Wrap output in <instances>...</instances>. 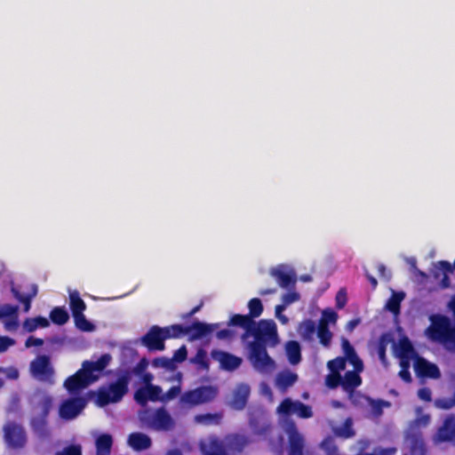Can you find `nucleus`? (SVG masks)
I'll return each mask as SVG.
<instances>
[{
  "label": "nucleus",
  "instance_id": "obj_20",
  "mask_svg": "<svg viewBox=\"0 0 455 455\" xmlns=\"http://www.w3.org/2000/svg\"><path fill=\"white\" fill-rule=\"evenodd\" d=\"M161 397L162 388L152 384L140 387L136 391L134 395L136 402L142 406H146L148 401H160Z\"/></svg>",
  "mask_w": 455,
  "mask_h": 455
},
{
  "label": "nucleus",
  "instance_id": "obj_22",
  "mask_svg": "<svg viewBox=\"0 0 455 455\" xmlns=\"http://www.w3.org/2000/svg\"><path fill=\"white\" fill-rule=\"evenodd\" d=\"M212 357L220 364V367L223 370L226 371H234L242 363V359L240 357L223 351H212Z\"/></svg>",
  "mask_w": 455,
  "mask_h": 455
},
{
  "label": "nucleus",
  "instance_id": "obj_13",
  "mask_svg": "<svg viewBox=\"0 0 455 455\" xmlns=\"http://www.w3.org/2000/svg\"><path fill=\"white\" fill-rule=\"evenodd\" d=\"M30 372L35 379L40 381L49 382L51 384L54 382V370L50 363L49 357L46 355H39L31 362Z\"/></svg>",
  "mask_w": 455,
  "mask_h": 455
},
{
  "label": "nucleus",
  "instance_id": "obj_23",
  "mask_svg": "<svg viewBox=\"0 0 455 455\" xmlns=\"http://www.w3.org/2000/svg\"><path fill=\"white\" fill-rule=\"evenodd\" d=\"M11 291L14 298L23 304L24 312L28 313L31 308V300L38 292L37 285L31 284L29 286V292L21 293L16 285L12 283Z\"/></svg>",
  "mask_w": 455,
  "mask_h": 455
},
{
  "label": "nucleus",
  "instance_id": "obj_11",
  "mask_svg": "<svg viewBox=\"0 0 455 455\" xmlns=\"http://www.w3.org/2000/svg\"><path fill=\"white\" fill-rule=\"evenodd\" d=\"M33 403L36 405L39 416L34 417L31 426L39 435H44L46 430V417L52 405V397L44 393H38L34 395Z\"/></svg>",
  "mask_w": 455,
  "mask_h": 455
},
{
  "label": "nucleus",
  "instance_id": "obj_38",
  "mask_svg": "<svg viewBox=\"0 0 455 455\" xmlns=\"http://www.w3.org/2000/svg\"><path fill=\"white\" fill-rule=\"evenodd\" d=\"M333 431L339 436L345 438L351 437L354 435V431L352 429V419H347L343 426L340 427H333Z\"/></svg>",
  "mask_w": 455,
  "mask_h": 455
},
{
  "label": "nucleus",
  "instance_id": "obj_47",
  "mask_svg": "<svg viewBox=\"0 0 455 455\" xmlns=\"http://www.w3.org/2000/svg\"><path fill=\"white\" fill-rule=\"evenodd\" d=\"M15 345V340L7 336H0V354Z\"/></svg>",
  "mask_w": 455,
  "mask_h": 455
},
{
  "label": "nucleus",
  "instance_id": "obj_14",
  "mask_svg": "<svg viewBox=\"0 0 455 455\" xmlns=\"http://www.w3.org/2000/svg\"><path fill=\"white\" fill-rule=\"evenodd\" d=\"M338 320V315L332 309H325L322 313V317L317 326V337L320 343L324 347H329L332 339V333L329 330L331 325H335Z\"/></svg>",
  "mask_w": 455,
  "mask_h": 455
},
{
  "label": "nucleus",
  "instance_id": "obj_4",
  "mask_svg": "<svg viewBox=\"0 0 455 455\" xmlns=\"http://www.w3.org/2000/svg\"><path fill=\"white\" fill-rule=\"evenodd\" d=\"M232 324L239 325L245 329L243 335V341L262 344V346H275L278 343L276 325L272 320H261L254 323L247 315H236L231 319Z\"/></svg>",
  "mask_w": 455,
  "mask_h": 455
},
{
  "label": "nucleus",
  "instance_id": "obj_53",
  "mask_svg": "<svg viewBox=\"0 0 455 455\" xmlns=\"http://www.w3.org/2000/svg\"><path fill=\"white\" fill-rule=\"evenodd\" d=\"M0 372L5 374V376L10 379H16L19 377V371L14 367L0 368Z\"/></svg>",
  "mask_w": 455,
  "mask_h": 455
},
{
  "label": "nucleus",
  "instance_id": "obj_5",
  "mask_svg": "<svg viewBox=\"0 0 455 455\" xmlns=\"http://www.w3.org/2000/svg\"><path fill=\"white\" fill-rule=\"evenodd\" d=\"M111 360L112 357L109 354H104L96 361L87 360L83 362L82 368L65 380V388L70 394L79 393L100 378Z\"/></svg>",
  "mask_w": 455,
  "mask_h": 455
},
{
  "label": "nucleus",
  "instance_id": "obj_31",
  "mask_svg": "<svg viewBox=\"0 0 455 455\" xmlns=\"http://www.w3.org/2000/svg\"><path fill=\"white\" fill-rule=\"evenodd\" d=\"M297 380V375L290 371L280 372L275 379L276 387L282 390L291 387Z\"/></svg>",
  "mask_w": 455,
  "mask_h": 455
},
{
  "label": "nucleus",
  "instance_id": "obj_43",
  "mask_svg": "<svg viewBox=\"0 0 455 455\" xmlns=\"http://www.w3.org/2000/svg\"><path fill=\"white\" fill-rule=\"evenodd\" d=\"M181 392V387L180 385L172 387L168 392L163 394L160 398V402L167 403L176 398Z\"/></svg>",
  "mask_w": 455,
  "mask_h": 455
},
{
  "label": "nucleus",
  "instance_id": "obj_58",
  "mask_svg": "<svg viewBox=\"0 0 455 455\" xmlns=\"http://www.w3.org/2000/svg\"><path fill=\"white\" fill-rule=\"evenodd\" d=\"M431 391L429 388L427 387H423V388H420L419 391H418V396L419 399L423 400V401H427V402H429L431 400Z\"/></svg>",
  "mask_w": 455,
  "mask_h": 455
},
{
  "label": "nucleus",
  "instance_id": "obj_60",
  "mask_svg": "<svg viewBox=\"0 0 455 455\" xmlns=\"http://www.w3.org/2000/svg\"><path fill=\"white\" fill-rule=\"evenodd\" d=\"M359 319H354L349 321L346 326L347 331H352L359 324Z\"/></svg>",
  "mask_w": 455,
  "mask_h": 455
},
{
  "label": "nucleus",
  "instance_id": "obj_33",
  "mask_svg": "<svg viewBox=\"0 0 455 455\" xmlns=\"http://www.w3.org/2000/svg\"><path fill=\"white\" fill-rule=\"evenodd\" d=\"M69 303L73 315L84 313L86 308L85 303L76 291H69Z\"/></svg>",
  "mask_w": 455,
  "mask_h": 455
},
{
  "label": "nucleus",
  "instance_id": "obj_30",
  "mask_svg": "<svg viewBox=\"0 0 455 455\" xmlns=\"http://www.w3.org/2000/svg\"><path fill=\"white\" fill-rule=\"evenodd\" d=\"M222 418V413H206L196 415L194 420L196 424L204 426H213L219 425L221 422Z\"/></svg>",
  "mask_w": 455,
  "mask_h": 455
},
{
  "label": "nucleus",
  "instance_id": "obj_17",
  "mask_svg": "<svg viewBox=\"0 0 455 455\" xmlns=\"http://www.w3.org/2000/svg\"><path fill=\"white\" fill-rule=\"evenodd\" d=\"M0 319L3 320L4 329L7 331H14L18 329L19 307L10 304H0Z\"/></svg>",
  "mask_w": 455,
  "mask_h": 455
},
{
  "label": "nucleus",
  "instance_id": "obj_9",
  "mask_svg": "<svg viewBox=\"0 0 455 455\" xmlns=\"http://www.w3.org/2000/svg\"><path fill=\"white\" fill-rule=\"evenodd\" d=\"M246 346L249 351V360L256 371L265 374L275 371V362L267 353L266 347L251 341H247Z\"/></svg>",
  "mask_w": 455,
  "mask_h": 455
},
{
  "label": "nucleus",
  "instance_id": "obj_44",
  "mask_svg": "<svg viewBox=\"0 0 455 455\" xmlns=\"http://www.w3.org/2000/svg\"><path fill=\"white\" fill-rule=\"evenodd\" d=\"M191 362L196 364H198L202 368H208L207 353L204 349H199L196 356L193 359H191Z\"/></svg>",
  "mask_w": 455,
  "mask_h": 455
},
{
  "label": "nucleus",
  "instance_id": "obj_63",
  "mask_svg": "<svg viewBox=\"0 0 455 455\" xmlns=\"http://www.w3.org/2000/svg\"><path fill=\"white\" fill-rule=\"evenodd\" d=\"M260 391H261V393H262L263 395H269V396L271 395V389H270V387H269L267 384H265V383H262V384L260 385Z\"/></svg>",
  "mask_w": 455,
  "mask_h": 455
},
{
  "label": "nucleus",
  "instance_id": "obj_64",
  "mask_svg": "<svg viewBox=\"0 0 455 455\" xmlns=\"http://www.w3.org/2000/svg\"><path fill=\"white\" fill-rule=\"evenodd\" d=\"M143 382L145 383V386L151 384L150 382L153 379V375L150 373H146L142 377Z\"/></svg>",
  "mask_w": 455,
  "mask_h": 455
},
{
  "label": "nucleus",
  "instance_id": "obj_41",
  "mask_svg": "<svg viewBox=\"0 0 455 455\" xmlns=\"http://www.w3.org/2000/svg\"><path fill=\"white\" fill-rule=\"evenodd\" d=\"M368 404L371 408V412L372 416L379 417L382 413V408L384 406L388 407L389 403L383 401H374L371 399H367Z\"/></svg>",
  "mask_w": 455,
  "mask_h": 455
},
{
  "label": "nucleus",
  "instance_id": "obj_3",
  "mask_svg": "<svg viewBox=\"0 0 455 455\" xmlns=\"http://www.w3.org/2000/svg\"><path fill=\"white\" fill-rule=\"evenodd\" d=\"M277 413L280 424L289 438V455H302L303 437L289 417L296 414L303 419L310 418L312 416L311 408L299 401L287 398L277 408Z\"/></svg>",
  "mask_w": 455,
  "mask_h": 455
},
{
  "label": "nucleus",
  "instance_id": "obj_6",
  "mask_svg": "<svg viewBox=\"0 0 455 455\" xmlns=\"http://www.w3.org/2000/svg\"><path fill=\"white\" fill-rule=\"evenodd\" d=\"M431 325L427 329V336L433 341L443 345L449 350H455V322L443 315H432Z\"/></svg>",
  "mask_w": 455,
  "mask_h": 455
},
{
  "label": "nucleus",
  "instance_id": "obj_15",
  "mask_svg": "<svg viewBox=\"0 0 455 455\" xmlns=\"http://www.w3.org/2000/svg\"><path fill=\"white\" fill-rule=\"evenodd\" d=\"M85 405L86 401L83 397L66 399L60 405V417L66 420L74 419L83 411Z\"/></svg>",
  "mask_w": 455,
  "mask_h": 455
},
{
  "label": "nucleus",
  "instance_id": "obj_2",
  "mask_svg": "<svg viewBox=\"0 0 455 455\" xmlns=\"http://www.w3.org/2000/svg\"><path fill=\"white\" fill-rule=\"evenodd\" d=\"M395 355L400 361L399 376L406 382L411 381L409 368L413 363L415 372L419 377L437 379L440 376L438 367L417 355L411 343L407 338H403L395 345Z\"/></svg>",
  "mask_w": 455,
  "mask_h": 455
},
{
  "label": "nucleus",
  "instance_id": "obj_19",
  "mask_svg": "<svg viewBox=\"0 0 455 455\" xmlns=\"http://www.w3.org/2000/svg\"><path fill=\"white\" fill-rule=\"evenodd\" d=\"M270 274L282 288H287L295 283L294 270L288 265L276 266L270 270Z\"/></svg>",
  "mask_w": 455,
  "mask_h": 455
},
{
  "label": "nucleus",
  "instance_id": "obj_32",
  "mask_svg": "<svg viewBox=\"0 0 455 455\" xmlns=\"http://www.w3.org/2000/svg\"><path fill=\"white\" fill-rule=\"evenodd\" d=\"M49 324V321L45 317L27 318L23 323V329L27 332H33L38 328L48 327Z\"/></svg>",
  "mask_w": 455,
  "mask_h": 455
},
{
  "label": "nucleus",
  "instance_id": "obj_16",
  "mask_svg": "<svg viewBox=\"0 0 455 455\" xmlns=\"http://www.w3.org/2000/svg\"><path fill=\"white\" fill-rule=\"evenodd\" d=\"M4 439L9 447L21 448L26 443V435L23 428L14 423H7L4 427Z\"/></svg>",
  "mask_w": 455,
  "mask_h": 455
},
{
  "label": "nucleus",
  "instance_id": "obj_21",
  "mask_svg": "<svg viewBox=\"0 0 455 455\" xmlns=\"http://www.w3.org/2000/svg\"><path fill=\"white\" fill-rule=\"evenodd\" d=\"M250 387L247 384H239L237 385L229 398L228 403L229 405L235 410H243L246 403L250 395Z\"/></svg>",
  "mask_w": 455,
  "mask_h": 455
},
{
  "label": "nucleus",
  "instance_id": "obj_45",
  "mask_svg": "<svg viewBox=\"0 0 455 455\" xmlns=\"http://www.w3.org/2000/svg\"><path fill=\"white\" fill-rule=\"evenodd\" d=\"M283 304L280 306H284V308L287 307L290 304L299 299V295L296 291H289L288 293L283 296Z\"/></svg>",
  "mask_w": 455,
  "mask_h": 455
},
{
  "label": "nucleus",
  "instance_id": "obj_39",
  "mask_svg": "<svg viewBox=\"0 0 455 455\" xmlns=\"http://www.w3.org/2000/svg\"><path fill=\"white\" fill-rule=\"evenodd\" d=\"M436 267L437 268L443 272V277L441 281L442 286L443 288L448 287L450 285V280L447 274L452 271V267L451 263L448 261H439L436 263Z\"/></svg>",
  "mask_w": 455,
  "mask_h": 455
},
{
  "label": "nucleus",
  "instance_id": "obj_51",
  "mask_svg": "<svg viewBox=\"0 0 455 455\" xmlns=\"http://www.w3.org/2000/svg\"><path fill=\"white\" fill-rule=\"evenodd\" d=\"M251 427L257 435H262L269 428V426L265 419L260 420V428H258L253 419L251 420Z\"/></svg>",
  "mask_w": 455,
  "mask_h": 455
},
{
  "label": "nucleus",
  "instance_id": "obj_48",
  "mask_svg": "<svg viewBox=\"0 0 455 455\" xmlns=\"http://www.w3.org/2000/svg\"><path fill=\"white\" fill-rule=\"evenodd\" d=\"M430 422V416L428 414H421V410L419 408L417 409V419L415 420V424L418 427H426Z\"/></svg>",
  "mask_w": 455,
  "mask_h": 455
},
{
  "label": "nucleus",
  "instance_id": "obj_59",
  "mask_svg": "<svg viewBox=\"0 0 455 455\" xmlns=\"http://www.w3.org/2000/svg\"><path fill=\"white\" fill-rule=\"evenodd\" d=\"M9 275L5 273V270L2 265H0V285H4L9 282Z\"/></svg>",
  "mask_w": 455,
  "mask_h": 455
},
{
  "label": "nucleus",
  "instance_id": "obj_37",
  "mask_svg": "<svg viewBox=\"0 0 455 455\" xmlns=\"http://www.w3.org/2000/svg\"><path fill=\"white\" fill-rule=\"evenodd\" d=\"M50 317L52 321L57 324H64L69 318L68 312L63 307H55L52 309Z\"/></svg>",
  "mask_w": 455,
  "mask_h": 455
},
{
  "label": "nucleus",
  "instance_id": "obj_28",
  "mask_svg": "<svg viewBox=\"0 0 455 455\" xmlns=\"http://www.w3.org/2000/svg\"><path fill=\"white\" fill-rule=\"evenodd\" d=\"M95 436L97 455H108L112 446V436L108 434H101Z\"/></svg>",
  "mask_w": 455,
  "mask_h": 455
},
{
  "label": "nucleus",
  "instance_id": "obj_10",
  "mask_svg": "<svg viewBox=\"0 0 455 455\" xmlns=\"http://www.w3.org/2000/svg\"><path fill=\"white\" fill-rule=\"evenodd\" d=\"M128 378L124 376L115 383L100 387L97 394V404L102 407L111 403L119 402L128 390Z\"/></svg>",
  "mask_w": 455,
  "mask_h": 455
},
{
  "label": "nucleus",
  "instance_id": "obj_62",
  "mask_svg": "<svg viewBox=\"0 0 455 455\" xmlns=\"http://www.w3.org/2000/svg\"><path fill=\"white\" fill-rule=\"evenodd\" d=\"M229 336H230V331H228V330H222V331H220L217 332V337L220 339H227Z\"/></svg>",
  "mask_w": 455,
  "mask_h": 455
},
{
  "label": "nucleus",
  "instance_id": "obj_29",
  "mask_svg": "<svg viewBox=\"0 0 455 455\" xmlns=\"http://www.w3.org/2000/svg\"><path fill=\"white\" fill-rule=\"evenodd\" d=\"M391 292L392 296L387 300L386 308L397 315L400 312V304L405 298V293L403 291H395V290H391Z\"/></svg>",
  "mask_w": 455,
  "mask_h": 455
},
{
  "label": "nucleus",
  "instance_id": "obj_18",
  "mask_svg": "<svg viewBox=\"0 0 455 455\" xmlns=\"http://www.w3.org/2000/svg\"><path fill=\"white\" fill-rule=\"evenodd\" d=\"M201 451L204 455H228L225 439L219 440L215 436H208L200 443Z\"/></svg>",
  "mask_w": 455,
  "mask_h": 455
},
{
  "label": "nucleus",
  "instance_id": "obj_1",
  "mask_svg": "<svg viewBox=\"0 0 455 455\" xmlns=\"http://www.w3.org/2000/svg\"><path fill=\"white\" fill-rule=\"evenodd\" d=\"M342 349L344 357L328 363L331 373L326 377V385L331 388L341 385L345 391L350 393L361 385L359 374L363 370V364L347 339H342Z\"/></svg>",
  "mask_w": 455,
  "mask_h": 455
},
{
  "label": "nucleus",
  "instance_id": "obj_61",
  "mask_svg": "<svg viewBox=\"0 0 455 455\" xmlns=\"http://www.w3.org/2000/svg\"><path fill=\"white\" fill-rule=\"evenodd\" d=\"M378 269H379V272L380 273V275L382 276H384L386 279H389L390 278V273H389V271L387 270L385 266L379 265Z\"/></svg>",
  "mask_w": 455,
  "mask_h": 455
},
{
  "label": "nucleus",
  "instance_id": "obj_24",
  "mask_svg": "<svg viewBox=\"0 0 455 455\" xmlns=\"http://www.w3.org/2000/svg\"><path fill=\"white\" fill-rule=\"evenodd\" d=\"M214 326L205 324L202 323H196L190 327H188L186 331L182 329V333H188L191 339H199L208 338L209 335L214 331Z\"/></svg>",
  "mask_w": 455,
  "mask_h": 455
},
{
  "label": "nucleus",
  "instance_id": "obj_55",
  "mask_svg": "<svg viewBox=\"0 0 455 455\" xmlns=\"http://www.w3.org/2000/svg\"><path fill=\"white\" fill-rule=\"evenodd\" d=\"M347 303V294L344 290L339 291L336 295V304L339 308L344 307Z\"/></svg>",
  "mask_w": 455,
  "mask_h": 455
},
{
  "label": "nucleus",
  "instance_id": "obj_25",
  "mask_svg": "<svg viewBox=\"0 0 455 455\" xmlns=\"http://www.w3.org/2000/svg\"><path fill=\"white\" fill-rule=\"evenodd\" d=\"M455 439V416H449L444 420L436 435L437 441H450Z\"/></svg>",
  "mask_w": 455,
  "mask_h": 455
},
{
  "label": "nucleus",
  "instance_id": "obj_56",
  "mask_svg": "<svg viewBox=\"0 0 455 455\" xmlns=\"http://www.w3.org/2000/svg\"><path fill=\"white\" fill-rule=\"evenodd\" d=\"M285 310L284 306H276L275 307V317L283 323L286 324L289 322V319L283 315V312Z\"/></svg>",
  "mask_w": 455,
  "mask_h": 455
},
{
  "label": "nucleus",
  "instance_id": "obj_57",
  "mask_svg": "<svg viewBox=\"0 0 455 455\" xmlns=\"http://www.w3.org/2000/svg\"><path fill=\"white\" fill-rule=\"evenodd\" d=\"M43 344H44V340L42 339H38V338L30 336L26 340L25 347L28 348V347H40Z\"/></svg>",
  "mask_w": 455,
  "mask_h": 455
},
{
  "label": "nucleus",
  "instance_id": "obj_26",
  "mask_svg": "<svg viewBox=\"0 0 455 455\" xmlns=\"http://www.w3.org/2000/svg\"><path fill=\"white\" fill-rule=\"evenodd\" d=\"M128 443L132 449L141 451L150 447L151 439L143 433H132L129 435Z\"/></svg>",
  "mask_w": 455,
  "mask_h": 455
},
{
  "label": "nucleus",
  "instance_id": "obj_8",
  "mask_svg": "<svg viewBox=\"0 0 455 455\" xmlns=\"http://www.w3.org/2000/svg\"><path fill=\"white\" fill-rule=\"evenodd\" d=\"M182 332L180 325H172L165 328L155 326L143 338V343L151 350H164V340L165 339L180 337Z\"/></svg>",
  "mask_w": 455,
  "mask_h": 455
},
{
  "label": "nucleus",
  "instance_id": "obj_40",
  "mask_svg": "<svg viewBox=\"0 0 455 455\" xmlns=\"http://www.w3.org/2000/svg\"><path fill=\"white\" fill-rule=\"evenodd\" d=\"M407 443L411 447V455H424L425 448L424 443L419 438L407 439Z\"/></svg>",
  "mask_w": 455,
  "mask_h": 455
},
{
  "label": "nucleus",
  "instance_id": "obj_49",
  "mask_svg": "<svg viewBox=\"0 0 455 455\" xmlns=\"http://www.w3.org/2000/svg\"><path fill=\"white\" fill-rule=\"evenodd\" d=\"M56 455H82L81 448L78 445H70L57 452Z\"/></svg>",
  "mask_w": 455,
  "mask_h": 455
},
{
  "label": "nucleus",
  "instance_id": "obj_35",
  "mask_svg": "<svg viewBox=\"0 0 455 455\" xmlns=\"http://www.w3.org/2000/svg\"><path fill=\"white\" fill-rule=\"evenodd\" d=\"M285 349L289 362L291 364H297L300 362V346L297 341H289L285 346Z\"/></svg>",
  "mask_w": 455,
  "mask_h": 455
},
{
  "label": "nucleus",
  "instance_id": "obj_52",
  "mask_svg": "<svg viewBox=\"0 0 455 455\" xmlns=\"http://www.w3.org/2000/svg\"><path fill=\"white\" fill-rule=\"evenodd\" d=\"M187 348L185 346H182L180 347L175 353L172 357V360L175 363H181L183 362L187 357Z\"/></svg>",
  "mask_w": 455,
  "mask_h": 455
},
{
  "label": "nucleus",
  "instance_id": "obj_46",
  "mask_svg": "<svg viewBox=\"0 0 455 455\" xmlns=\"http://www.w3.org/2000/svg\"><path fill=\"white\" fill-rule=\"evenodd\" d=\"M153 365L156 367H163L166 369H173L174 368V362L172 359L168 358H157L154 360Z\"/></svg>",
  "mask_w": 455,
  "mask_h": 455
},
{
  "label": "nucleus",
  "instance_id": "obj_7",
  "mask_svg": "<svg viewBox=\"0 0 455 455\" xmlns=\"http://www.w3.org/2000/svg\"><path fill=\"white\" fill-rule=\"evenodd\" d=\"M139 417L143 424L157 431H169L175 426L174 419L164 408L156 411L145 409L140 412Z\"/></svg>",
  "mask_w": 455,
  "mask_h": 455
},
{
  "label": "nucleus",
  "instance_id": "obj_34",
  "mask_svg": "<svg viewBox=\"0 0 455 455\" xmlns=\"http://www.w3.org/2000/svg\"><path fill=\"white\" fill-rule=\"evenodd\" d=\"M298 331L304 339L312 340L317 333L316 325L312 320H307L299 324Z\"/></svg>",
  "mask_w": 455,
  "mask_h": 455
},
{
  "label": "nucleus",
  "instance_id": "obj_36",
  "mask_svg": "<svg viewBox=\"0 0 455 455\" xmlns=\"http://www.w3.org/2000/svg\"><path fill=\"white\" fill-rule=\"evenodd\" d=\"M76 323V326L83 331H93L95 326L90 321H88L84 313L73 315Z\"/></svg>",
  "mask_w": 455,
  "mask_h": 455
},
{
  "label": "nucleus",
  "instance_id": "obj_42",
  "mask_svg": "<svg viewBox=\"0 0 455 455\" xmlns=\"http://www.w3.org/2000/svg\"><path fill=\"white\" fill-rule=\"evenodd\" d=\"M248 307L250 310V314L253 317H258L261 315L263 307L260 299L255 298L249 301Z\"/></svg>",
  "mask_w": 455,
  "mask_h": 455
},
{
  "label": "nucleus",
  "instance_id": "obj_54",
  "mask_svg": "<svg viewBox=\"0 0 455 455\" xmlns=\"http://www.w3.org/2000/svg\"><path fill=\"white\" fill-rule=\"evenodd\" d=\"M411 275L412 279L419 283H423L427 278V275L417 267H414L413 271H411Z\"/></svg>",
  "mask_w": 455,
  "mask_h": 455
},
{
  "label": "nucleus",
  "instance_id": "obj_27",
  "mask_svg": "<svg viewBox=\"0 0 455 455\" xmlns=\"http://www.w3.org/2000/svg\"><path fill=\"white\" fill-rule=\"evenodd\" d=\"M226 447L228 449V455L240 451L247 443V440L243 435H228L225 438Z\"/></svg>",
  "mask_w": 455,
  "mask_h": 455
},
{
  "label": "nucleus",
  "instance_id": "obj_12",
  "mask_svg": "<svg viewBox=\"0 0 455 455\" xmlns=\"http://www.w3.org/2000/svg\"><path fill=\"white\" fill-rule=\"evenodd\" d=\"M217 393V388L212 386L201 387L182 394L179 404L181 408H192L211 402Z\"/></svg>",
  "mask_w": 455,
  "mask_h": 455
},
{
  "label": "nucleus",
  "instance_id": "obj_50",
  "mask_svg": "<svg viewBox=\"0 0 455 455\" xmlns=\"http://www.w3.org/2000/svg\"><path fill=\"white\" fill-rule=\"evenodd\" d=\"M322 448L326 451L328 455H336V447L333 443L332 438H326L323 441Z\"/></svg>",
  "mask_w": 455,
  "mask_h": 455
}]
</instances>
